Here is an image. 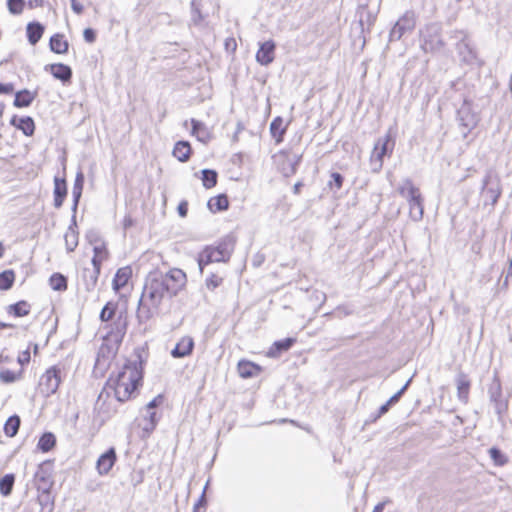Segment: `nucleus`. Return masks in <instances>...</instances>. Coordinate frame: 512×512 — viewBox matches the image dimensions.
<instances>
[{
    "label": "nucleus",
    "instance_id": "f257e3e1",
    "mask_svg": "<svg viewBox=\"0 0 512 512\" xmlns=\"http://www.w3.org/2000/svg\"><path fill=\"white\" fill-rule=\"evenodd\" d=\"M187 282L184 271L172 268L166 273L154 271L145 281L143 291L138 303L137 319L140 324L149 321L157 312L163 301L168 296L172 298L181 291Z\"/></svg>",
    "mask_w": 512,
    "mask_h": 512
},
{
    "label": "nucleus",
    "instance_id": "f03ea898",
    "mask_svg": "<svg viewBox=\"0 0 512 512\" xmlns=\"http://www.w3.org/2000/svg\"><path fill=\"white\" fill-rule=\"evenodd\" d=\"M142 379V360L138 356V360L128 361L115 379L110 378L104 390L107 391L108 395L112 391L117 401L125 402L142 385Z\"/></svg>",
    "mask_w": 512,
    "mask_h": 512
},
{
    "label": "nucleus",
    "instance_id": "7ed1b4c3",
    "mask_svg": "<svg viewBox=\"0 0 512 512\" xmlns=\"http://www.w3.org/2000/svg\"><path fill=\"white\" fill-rule=\"evenodd\" d=\"M399 194L409 204V216L413 221H420L424 214V199L420 189L416 187L411 179L406 178L398 187Z\"/></svg>",
    "mask_w": 512,
    "mask_h": 512
},
{
    "label": "nucleus",
    "instance_id": "20e7f679",
    "mask_svg": "<svg viewBox=\"0 0 512 512\" xmlns=\"http://www.w3.org/2000/svg\"><path fill=\"white\" fill-rule=\"evenodd\" d=\"M458 42L456 44V51L460 62L471 68L481 67L484 62L479 58L478 53L464 31H455L453 34Z\"/></svg>",
    "mask_w": 512,
    "mask_h": 512
},
{
    "label": "nucleus",
    "instance_id": "39448f33",
    "mask_svg": "<svg viewBox=\"0 0 512 512\" xmlns=\"http://www.w3.org/2000/svg\"><path fill=\"white\" fill-rule=\"evenodd\" d=\"M457 122L464 139L477 126L480 117L474 110L472 103L464 99L462 105L457 110Z\"/></svg>",
    "mask_w": 512,
    "mask_h": 512
},
{
    "label": "nucleus",
    "instance_id": "423d86ee",
    "mask_svg": "<svg viewBox=\"0 0 512 512\" xmlns=\"http://www.w3.org/2000/svg\"><path fill=\"white\" fill-rule=\"evenodd\" d=\"M395 141L390 132L385 136L378 138L371 154L370 162L373 172H379L383 166V158L390 155L393 151Z\"/></svg>",
    "mask_w": 512,
    "mask_h": 512
},
{
    "label": "nucleus",
    "instance_id": "0eeeda50",
    "mask_svg": "<svg viewBox=\"0 0 512 512\" xmlns=\"http://www.w3.org/2000/svg\"><path fill=\"white\" fill-rule=\"evenodd\" d=\"M481 192L485 197V204L489 201L494 206L501 196V181L499 175L493 170L488 169L482 180Z\"/></svg>",
    "mask_w": 512,
    "mask_h": 512
},
{
    "label": "nucleus",
    "instance_id": "6e6552de",
    "mask_svg": "<svg viewBox=\"0 0 512 512\" xmlns=\"http://www.w3.org/2000/svg\"><path fill=\"white\" fill-rule=\"evenodd\" d=\"M441 25L439 23H430L421 30V48L425 52H433L441 49L444 46V42L441 36Z\"/></svg>",
    "mask_w": 512,
    "mask_h": 512
},
{
    "label": "nucleus",
    "instance_id": "1a4fd4ad",
    "mask_svg": "<svg viewBox=\"0 0 512 512\" xmlns=\"http://www.w3.org/2000/svg\"><path fill=\"white\" fill-rule=\"evenodd\" d=\"M488 396L490 402L494 405L499 421L508 410V398L503 396L502 385L497 374L494 375L492 382L488 386Z\"/></svg>",
    "mask_w": 512,
    "mask_h": 512
},
{
    "label": "nucleus",
    "instance_id": "9d476101",
    "mask_svg": "<svg viewBox=\"0 0 512 512\" xmlns=\"http://www.w3.org/2000/svg\"><path fill=\"white\" fill-rule=\"evenodd\" d=\"M63 368L59 365H54L46 370L41 376L39 387L46 396H50L57 392L60 383L62 382Z\"/></svg>",
    "mask_w": 512,
    "mask_h": 512
},
{
    "label": "nucleus",
    "instance_id": "9b49d317",
    "mask_svg": "<svg viewBox=\"0 0 512 512\" xmlns=\"http://www.w3.org/2000/svg\"><path fill=\"white\" fill-rule=\"evenodd\" d=\"M415 26V13L411 10L406 11L392 27L389 33V41H399L404 35L412 33Z\"/></svg>",
    "mask_w": 512,
    "mask_h": 512
},
{
    "label": "nucleus",
    "instance_id": "f8f14e48",
    "mask_svg": "<svg viewBox=\"0 0 512 512\" xmlns=\"http://www.w3.org/2000/svg\"><path fill=\"white\" fill-rule=\"evenodd\" d=\"M214 262H227L215 246H206L198 255L197 263L201 272L205 266Z\"/></svg>",
    "mask_w": 512,
    "mask_h": 512
},
{
    "label": "nucleus",
    "instance_id": "ddd939ff",
    "mask_svg": "<svg viewBox=\"0 0 512 512\" xmlns=\"http://www.w3.org/2000/svg\"><path fill=\"white\" fill-rule=\"evenodd\" d=\"M117 461V454L114 447H110L99 456L96 462V470L99 475H107Z\"/></svg>",
    "mask_w": 512,
    "mask_h": 512
},
{
    "label": "nucleus",
    "instance_id": "4468645a",
    "mask_svg": "<svg viewBox=\"0 0 512 512\" xmlns=\"http://www.w3.org/2000/svg\"><path fill=\"white\" fill-rule=\"evenodd\" d=\"M195 347L191 336H183L171 350L170 354L175 359L185 358L193 353Z\"/></svg>",
    "mask_w": 512,
    "mask_h": 512
},
{
    "label": "nucleus",
    "instance_id": "2eb2a0df",
    "mask_svg": "<svg viewBox=\"0 0 512 512\" xmlns=\"http://www.w3.org/2000/svg\"><path fill=\"white\" fill-rule=\"evenodd\" d=\"M46 463H41L35 472L34 479L38 490H42L49 495L52 486L51 473L45 468Z\"/></svg>",
    "mask_w": 512,
    "mask_h": 512
},
{
    "label": "nucleus",
    "instance_id": "dca6fc26",
    "mask_svg": "<svg viewBox=\"0 0 512 512\" xmlns=\"http://www.w3.org/2000/svg\"><path fill=\"white\" fill-rule=\"evenodd\" d=\"M276 45L272 40L266 41L260 45L256 53V60L259 64L267 66L274 60Z\"/></svg>",
    "mask_w": 512,
    "mask_h": 512
},
{
    "label": "nucleus",
    "instance_id": "f3484780",
    "mask_svg": "<svg viewBox=\"0 0 512 512\" xmlns=\"http://www.w3.org/2000/svg\"><path fill=\"white\" fill-rule=\"evenodd\" d=\"M46 71H50L54 78L60 80L64 84L69 83L72 78V69L63 63L49 64L45 66Z\"/></svg>",
    "mask_w": 512,
    "mask_h": 512
},
{
    "label": "nucleus",
    "instance_id": "a211bd4d",
    "mask_svg": "<svg viewBox=\"0 0 512 512\" xmlns=\"http://www.w3.org/2000/svg\"><path fill=\"white\" fill-rule=\"evenodd\" d=\"M76 213H73L71 224L64 235L65 245L68 252H73L78 245V232L76 231Z\"/></svg>",
    "mask_w": 512,
    "mask_h": 512
},
{
    "label": "nucleus",
    "instance_id": "6ab92c4d",
    "mask_svg": "<svg viewBox=\"0 0 512 512\" xmlns=\"http://www.w3.org/2000/svg\"><path fill=\"white\" fill-rule=\"evenodd\" d=\"M54 207L59 209L67 196V184L64 178H54Z\"/></svg>",
    "mask_w": 512,
    "mask_h": 512
},
{
    "label": "nucleus",
    "instance_id": "aec40b11",
    "mask_svg": "<svg viewBox=\"0 0 512 512\" xmlns=\"http://www.w3.org/2000/svg\"><path fill=\"white\" fill-rule=\"evenodd\" d=\"M236 245V236L233 234L225 235L217 244L216 249L221 252L222 257L227 261L230 259Z\"/></svg>",
    "mask_w": 512,
    "mask_h": 512
},
{
    "label": "nucleus",
    "instance_id": "412c9836",
    "mask_svg": "<svg viewBox=\"0 0 512 512\" xmlns=\"http://www.w3.org/2000/svg\"><path fill=\"white\" fill-rule=\"evenodd\" d=\"M11 124L15 126L17 129L21 130L25 136H32L35 131V123L32 117L23 116L17 118L14 116L11 119Z\"/></svg>",
    "mask_w": 512,
    "mask_h": 512
},
{
    "label": "nucleus",
    "instance_id": "4be33fe9",
    "mask_svg": "<svg viewBox=\"0 0 512 512\" xmlns=\"http://www.w3.org/2000/svg\"><path fill=\"white\" fill-rule=\"evenodd\" d=\"M45 31V27L38 21H32L27 24L26 35L28 42L31 45H36L42 38Z\"/></svg>",
    "mask_w": 512,
    "mask_h": 512
},
{
    "label": "nucleus",
    "instance_id": "5701e85b",
    "mask_svg": "<svg viewBox=\"0 0 512 512\" xmlns=\"http://www.w3.org/2000/svg\"><path fill=\"white\" fill-rule=\"evenodd\" d=\"M131 275L132 270L129 266L119 268L112 281L113 289L116 292H119L121 289H123L131 278Z\"/></svg>",
    "mask_w": 512,
    "mask_h": 512
},
{
    "label": "nucleus",
    "instance_id": "b1692460",
    "mask_svg": "<svg viewBox=\"0 0 512 512\" xmlns=\"http://www.w3.org/2000/svg\"><path fill=\"white\" fill-rule=\"evenodd\" d=\"M191 122V134L197 138L198 141L202 143H207L210 140V131L207 126L194 118L190 120Z\"/></svg>",
    "mask_w": 512,
    "mask_h": 512
},
{
    "label": "nucleus",
    "instance_id": "393cba45",
    "mask_svg": "<svg viewBox=\"0 0 512 512\" xmlns=\"http://www.w3.org/2000/svg\"><path fill=\"white\" fill-rule=\"evenodd\" d=\"M37 96V91L31 92L23 89L15 93L13 105L17 108L29 107Z\"/></svg>",
    "mask_w": 512,
    "mask_h": 512
},
{
    "label": "nucleus",
    "instance_id": "a878e982",
    "mask_svg": "<svg viewBox=\"0 0 512 512\" xmlns=\"http://www.w3.org/2000/svg\"><path fill=\"white\" fill-rule=\"evenodd\" d=\"M84 174L82 171H78L75 177L73 189H72V197H73V205H72V212H77V207L80 201V198L82 196L83 191V185H84Z\"/></svg>",
    "mask_w": 512,
    "mask_h": 512
},
{
    "label": "nucleus",
    "instance_id": "bb28decb",
    "mask_svg": "<svg viewBox=\"0 0 512 512\" xmlns=\"http://www.w3.org/2000/svg\"><path fill=\"white\" fill-rule=\"evenodd\" d=\"M50 50L56 54H66L69 49V43L61 33L51 36L49 41Z\"/></svg>",
    "mask_w": 512,
    "mask_h": 512
},
{
    "label": "nucleus",
    "instance_id": "cd10ccee",
    "mask_svg": "<svg viewBox=\"0 0 512 512\" xmlns=\"http://www.w3.org/2000/svg\"><path fill=\"white\" fill-rule=\"evenodd\" d=\"M295 341L296 340L291 337L275 341L268 351V356L273 358L278 357L281 353L288 351Z\"/></svg>",
    "mask_w": 512,
    "mask_h": 512
},
{
    "label": "nucleus",
    "instance_id": "c85d7f7f",
    "mask_svg": "<svg viewBox=\"0 0 512 512\" xmlns=\"http://www.w3.org/2000/svg\"><path fill=\"white\" fill-rule=\"evenodd\" d=\"M238 373L240 377L244 379L252 378L254 376H257L261 372L260 366L250 362L241 360L238 363Z\"/></svg>",
    "mask_w": 512,
    "mask_h": 512
},
{
    "label": "nucleus",
    "instance_id": "c756f323",
    "mask_svg": "<svg viewBox=\"0 0 512 512\" xmlns=\"http://www.w3.org/2000/svg\"><path fill=\"white\" fill-rule=\"evenodd\" d=\"M173 156L180 162H187L192 153L191 145L188 141H178L173 148Z\"/></svg>",
    "mask_w": 512,
    "mask_h": 512
},
{
    "label": "nucleus",
    "instance_id": "7c9ffc66",
    "mask_svg": "<svg viewBox=\"0 0 512 512\" xmlns=\"http://www.w3.org/2000/svg\"><path fill=\"white\" fill-rule=\"evenodd\" d=\"M456 384L459 400L466 403L469 395L470 380L468 379L467 375L460 373L456 378Z\"/></svg>",
    "mask_w": 512,
    "mask_h": 512
},
{
    "label": "nucleus",
    "instance_id": "2f4dec72",
    "mask_svg": "<svg viewBox=\"0 0 512 512\" xmlns=\"http://www.w3.org/2000/svg\"><path fill=\"white\" fill-rule=\"evenodd\" d=\"M286 133V126L283 125V119L280 116L275 117L270 123V134L279 144L283 141L284 134Z\"/></svg>",
    "mask_w": 512,
    "mask_h": 512
},
{
    "label": "nucleus",
    "instance_id": "473e14b6",
    "mask_svg": "<svg viewBox=\"0 0 512 512\" xmlns=\"http://www.w3.org/2000/svg\"><path fill=\"white\" fill-rule=\"evenodd\" d=\"M207 206L213 213L225 211L229 207L228 197L225 194H219L209 199Z\"/></svg>",
    "mask_w": 512,
    "mask_h": 512
},
{
    "label": "nucleus",
    "instance_id": "72a5a7b5",
    "mask_svg": "<svg viewBox=\"0 0 512 512\" xmlns=\"http://www.w3.org/2000/svg\"><path fill=\"white\" fill-rule=\"evenodd\" d=\"M30 310L31 305L25 300L18 301L7 307V313L13 315L14 317L27 316L30 313Z\"/></svg>",
    "mask_w": 512,
    "mask_h": 512
},
{
    "label": "nucleus",
    "instance_id": "f704fd0d",
    "mask_svg": "<svg viewBox=\"0 0 512 512\" xmlns=\"http://www.w3.org/2000/svg\"><path fill=\"white\" fill-rule=\"evenodd\" d=\"M143 421L145 422L142 426L143 431L146 434H150L154 431L156 428L159 417L157 416V413L155 410H149L145 409V414L143 415Z\"/></svg>",
    "mask_w": 512,
    "mask_h": 512
},
{
    "label": "nucleus",
    "instance_id": "c9c22d12",
    "mask_svg": "<svg viewBox=\"0 0 512 512\" xmlns=\"http://www.w3.org/2000/svg\"><path fill=\"white\" fill-rule=\"evenodd\" d=\"M56 445V437L52 432H45L39 438L37 448L43 452L47 453L51 451Z\"/></svg>",
    "mask_w": 512,
    "mask_h": 512
},
{
    "label": "nucleus",
    "instance_id": "e433bc0d",
    "mask_svg": "<svg viewBox=\"0 0 512 512\" xmlns=\"http://www.w3.org/2000/svg\"><path fill=\"white\" fill-rule=\"evenodd\" d=\"M21 419L18 415L10 416L4 424V433L8 437H14L20 428Z\"/></svg>",
    "mask_w": 512,
    "mask_h": 512
},
{
    "label": "nucleus",
    "instance_id": "4c0bfd02",
    "mask_svg": "<svg viewBox=\"0 0 512 512\" xmlns=\"http://www.w3.org/2000/svg\"><path fill=\"white\" fill-rule=\"evenodd\" d=\"M15 483V475L12 473L4 475L0 478V493L2 496L7 497L12 493Z\"/></svg>",
    "mask_w": 512,
    "mask_h": 512
},
{
    "label": "nucleus",
    "instance_id": "58836bf2",
    "mask_svg": "<svg viewBox=\"0 0 512 512\" xmlns=\"http://www.w3.org/2000/svg\"><path fill=\"white\" fill-rule=\"evenodd\" d=\"M201 174H202V177H201L202 183L206 189H211L216 186L218 174L215 170L203 169V170H201Z\"/></svg>",
    "mask_w": 512,
    "mask_h": 512
},
{
    "label": "nucleus",
    "instance_id": "ea45409f",
    "mask_svg": "<svg viewBox=\"0 0 512 512\" xmlns=\"http://www.w3.org/2000/svg\"><path fill=\"white\" fill-rule=\"evenodd\" d=\"M488 454L495 466H504L509 461L507 455L503 453L498 447H491L488 450Z\"/></svg>",
    "mask_w": 512,
    "mask_h": 512
},
{
    "label": "nucleus",
    "instance_id": "a19ab883",
    "mask_svg": "<svg viewBox=\"0 0 512 512\" xmlns=\"http://www.w3.org/2000/svg\"><path fill=\"white\" fill-rule=\"evenodd\" d=\"M50 286L55 291H64L67 289V278L61 273H54L49 279Z\"/></svg>",
    "mask_w": 512,
    "mask_h": 512
},
{
    "label": "nucleus",
    "instance_id": "79ce46f5",
    "mask_svg": "<svg viewBox=\"0 0 512 512\" xmlns=\"http://www.w3.org/2000/svg\"><path fill=\"white\" fill-rule=\"evenodd\" d=\"M15 273L13 270H5L0 273V290H9L14 283Z\"/></svg>",
    "mask_w": 512,
    "mask_h": 512
},
{
    "label": "nucleus",
    "instance_id": "37998d69",
    "mask_svg": "<svg viewBox=\"0 0 512 512\" xmlns=\"http://www.w3.org/2000/svg\"><path fill=\"white\" fill-rule=\"evenodd\" d=\"M117 303L115 302H107L102 308L99 318L102 322H108L111 320L116 313Z\"/></svg>",
    "mask_w": 512,
    "mask_h": 512
},
{
    "label": "nucleus",
    "instance_id": "c03bdc74",
    "mask_svg": "<svg viewBox=\"0 0 512 512\" xmlns=\"http://www.w3.org/2000/svg\"><path fill=\"white\" fill-rule=\"evenodd\" d=\"M344 182V177L339 172H333L330 175V180L328 181L327 185L331 190L339 191Z\"/></svg>",
    "mask_w": 512,
    "mask_h": 512
},
{
    "label": "nucleus",
    "instance_id": "a18cd8bd",
    "mask_svg": "<svg viewBox=\"0 0 512 512\" xmlns=\"http://www.w3.org/2000/svg\"><path fill=\"white\" fill-rule=\"evenodd\" d=\"M223 282V276L219 275L218 273H211L205 281L206 287L209 290H214L218 288Z\"/></svg>",
    "mask_w": 512,
    "mask_h": 512
},
{
    "label": "nucleus",
    "instance_id": "49530a36",
    "mask_svg": "<svg viewBox=\"0 0 512 512\" xmlns=\"http://www.w3.org/2000/svg\"><path fill=\"white\" fill-rule=\"evenodd\" d=\"M412 378L408 379L407 382L403 385V387L396 392L394 395H392L386 403L391 407L398 403L402 395L405 393V391L408 389L409 385L411 384Z\"/></svg>",
    "mask_w": 512,
    "mask_h": 512
},
{
    "label": "nucleus",
    "instance_id": "de8ad7c7",
    "mask_svg": "<svg viewBox=\"0 0 512 512\" xmlns=\"http://www.w3.org/2000/svg\"><path fill=\"white\" fill-rule=\"evenodd\" d=\"M7 7L12 14H20L24 8V0H7Z\"/></svg>",
    "mask_w": 512,
    "mask_h": 512
},
{
    "label": "nucleus",
    "instance_id": "09e8293b",
    "mask_svg": "<svg viewBox=\"0 0 512 512\" xmlns=\"http://www.w3.org/2000/svg\"><path fill=\"white\" fill-rule=\"evenodd\" d=\"M115 325V335L116 337L122 338L126 333L127 323L126 319H122L121 315L114 322Z\"/></svg>",
    "mask_w": 512,
    "mask_h": 512
},
{
    "label": "nucleus",
    "instance_id": "8fccbe9b",
    "mask_svg": "<svg viewBox=\"0 0 512 512\" xmlns=\"http://www.w3.org/2000/svg\"><path fill=\"white\" fill-rule=\"evenodd\" d=\"M0 380L7 384L13 383L17 380V375L13 371L6 369L0 372Z\"/></svg>",
    "mask_w": 512,
    "mask_h": 512
},
{
    "label": "nucleus",
    "instance_id": "3c124183",
    "mask_svg": "<svg viewBox=\"0 0 512 512\" xmlns=\"http://www.w3.org/2000/svg\"><path fill=\"white\" fill-rule=\"evenodd\" d=\"M164 397L163 395L159 394L156 397H154L146 406L145 409L149 410H155L157 407H159L163 403Z\"/></svg>",
    "mask_w": 512,
    "mask_h": 512
},
{
    "label": "nucleus",
    "instance_id": "603ef678",
    "mask_svg": "<svg viewBox=\"0 0 512 512\" xmlns=\"http://www.w3.org/2000/svg\"><path fill=\"white\" fill-rule=\"evenodd\" d=\"M83 37L87 43H94L96 40V32L92 28H86L83 31Z\"/></svg>",
    "mask_w": 512,
    "mask_h": 512
},
{
    "label": "nucleus",
    "instance_id": "864d4df0",
    "mask_svg": "<svg viewBox=\"0 0 512 512\" xmlns=\"http://www.w3.org/2000/svg\"><path fill=\"white\" fill-rule=\"evenodd\" d=\"M391 407L387 404V403H384L383 405H381L377 411V413L375 415H371V418H372V421H376L377 419H379L381 416H383L384 414H386L389 409Z\"/></svg>",
    "mask_w": 512,
    "mask_h": 512
},
{
    "label": "nucleus",
    "instance_id": "5fc2aeb1",
    "mask_svg": "<svg viewBox=\"0 0 512 512\" xmlns=\"http://www.w3.org/2000/svg\"><path fill=\"white\" fill-rule=\"evenodd\" d=\"M30 358V351L26 349L18 356L17 361L20 365L24 366L30 362Z\"/></svg>",
    "mask_w": 512,
    "mask_h": 512
},
{
    "label": "nucleus",
    "instance_id": "6e6d98bb",
    "mask_svg": "<svg viewBox=\"0 0 512 512\" xmlns=\"http://www.w3.org/2000/svg\"><path fill=\"white\" fill-rule=\"evenodd\" d=\"M177 211L180 217H186L188 213V202L183 200L179 203Z\"/></svg>",
    "mask_w": 512,
    "mask_h": 512
},
{
    "label": "nucleus",
    "instance_id": "4d7b16f0",
    "mask_svg": "<svg viewBox=\"0 0 512 512\" xmlns=\"http://www.w3.org/2000/svg\"><path fill=\"white\" fill-rule=\"evenodd\" d=\"M102 264V257L94 255L92 258L93 269H95V274H100Z\"/></svg>",
    "mask_w": 512,
    "mask_h": 512
},
{
    "label": "nucleus",
    "instance_id": "13d9d810",
    "mask_svg": "<svg viewBox=\"0 0 512 512\" xmlns=\"http://www.w3.org/2000/svg\"><path fill=\"white\" fill-rule=\"evenodd\" d=\"M134 224H135L134 219L130 215H126L122 222L124 232H126L129 228L134 226Z\"/></svg>",
    "mask_w": 512,
    "mask_h": 512
},
{
    "label": "nucleus",
    "instance_id": "bf43d9fd",
    "mask_svg": "<svg viewBox=\"0 0 512 512\" xmlns=\"http://www.w3.org/2000/svg\"><path fill=\"white\" fill-rule=\"evenodd\" d=\"M14 90L12 83H0V94H10Z\"/></svg>",
    "mask_w": 512,
    "mask_h": 512
},
{
    "label": "nucleus",
    "instance_id": "052dcab7",
    "mask_svg": "<svg viewBox=\"0 0 512 512\" xmlns=\"http://www.w3.org/2000/svg\"><path fill=\"white\" fill-rule=\"evenodd\" d=\"M88 273H89L88 277L90 279V282L87 283V288L90 289V286L94 287L96 285L99 274H95V269H93L92 271H88Z\"/></svg>",
    "mask_w": 512,
    "mask_h": 512
},
{
    "label": "nucleus",
    "instance_id": "680f3d73",
    "mask_svg": "<svg viewBox=\"0 0 512 512\" xmlns=\"http://www.w3.org/2000/svg\"><path fill=\"white\" fill-rule=\"evenodd\" d=\"M301 159H302V155H299V154H294L293 155V158L290 160L291 161V172L292 173L296 172V167L301 162Z\"/></svg>",
    "mask_w": 512,
    "mask_h": 512
},
{
    "label": "nucleus",
    "instance_id": "e2e57ef3",
    "mask_svg": "<svg viewBox=\"0 0 512 512\" xmlns=\"http://www.w3.org/2000/svg\"><path fill=\"white\" fill-rule=\"evenodd\" d=\"M237 48V44L234 38H227L225 41V49L227 51L234 52Z\"/></svg>",
    "mask_w": 512,
    "mask_h": 512
},
{
    "label": "nucleus",
    "instance_id": "0e129e2a",
    "mask_svg": "<svg viewBox=\"0 0 512 512\" xmlns=\"http://www.w3.org/2000/svg\"><path fill=\"white\" fill-rule=\"evenodd\" d=\"M71 8L76 14H81L84 10V7L77 0H71Z\"/></svg>",
    "mask_w": 512,
    "mask_h": 512
},
{
    "label": "nucleus",
    "instance_id": "69168bd1",
    "mask_svg": "<svg viewBox=\"0 0 512 512\" xmlns=\"http://www.w3.org/2000/svg\"><path fill=\"white\" fill-rule=\"evenodd\" d=\"M191 9H192V12H193V18L194 19H195L196 15H197L198 19L202 18L201 13H200V9L196 5L195 1L191 2Z\"/></svg>",
    "mask_w": 512,
    "mask_h": 512
},
{
    "label": "nucleus",
    "instance_id": "338daca9",
    "mask_svg": "<svg viewBox=\"0 0 512 512\" xmlns=\"http://www.w3.org/2000/svg\"><path fill=\"white\" fill-rule=\"evenodd\" d=\"M205 505H206V499H205V494L203 492L202 495L200 496V498L198 499L197 503L194 505V507H195V510H198L200 507H205Z\"/></svg>",
    "mask_w": 512,
    "mask_h": 512
},
{
    "label": "nucleus",
    "instance_id": "774afa93",
    "mask_svg": "<svg viewBox=\"0 0 512 512\" xmlns=\"http://www.w3.org/2000/svg\"><path fill=\"white\" fill-rule=\"evenodd\" d=\"M336 312L341 313L345 316L350 315L352 313V311L348 309L346 306H338L336 308Z\"/></svg>",
    "mask_w": 512,
    "mask_h": 512
}]
</instances>
